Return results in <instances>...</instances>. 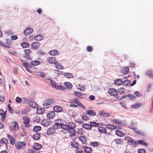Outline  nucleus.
Listing matches in <instances>:
<instances>
[{"label": "nucleus", "instance_id": "nucleus-32", "mask_svg": "<svg viewBox=\"0 0 153 153\" xmlns=\"http://www.w3.org/2000/svg\"><path fill=\"white\" fill-rule=\"evenodd\" d=\"M79 140L83 143H86L87 142L86 138L83 136H80L79 137Z\"/></svg>", "mask_w": 153, "mask_h": 153}, {"label": "nucleus", "instance_id": "nucleus-54", "mask_svg": "<svg viewBox=\"0 0 153 153\" xmlns=\"http://www.w3.org/2000/svg\"><path fill=\"white\" fill-rule=\"evenodd\" d=\"M56 68L58 69L61 70L64 68V67L62 65H60V64H57L55 65Z\"/></svg>", "mask_w": 153, "mask_h": 153}, {"label": "nucleus", "instance_id": "nucleus-44", "mask_svg": "<svg viewBox=\"0 0 153 153\" xmlns=\"http://www.w3.org/2000/svg\"><path fill=\"white\" fill-rule=\"evenodd\" d=\"M146 74L151 78H153V71H149L146 72Z\"/></svg>", "mask_w": 153, "mask_h": 153}, {"label": "nucleus", "instance_id": "nucleus-40", "mask_svg": "<svg viewBox=\"0 0 153 153\" xmlns=\"http://www.w3.org/2000/svg\"><path fill=\"white\" fill-rule=\"evenodd\" d=\"M40 64V62L38 60L33 61L31 62V64L34 66Z\"/></svg>", "mask_w": 153, "mask_h": 153}, {"label": "nucleus", "instance_id": "nucleus-18", "mask_svg": "<svg viewBox=\"0 0 153 153\" xmlns=\"http://www.w3.org/2000/svg\"><path fill=\"white\" fill-rule=\"evenodd\" d=\"M56 132V131L52 128L50 127L47 131V134L48 135H52Z\"/></svg>", "mask_w": 153, "mask_h": 153}, {"label": "nucleus", "instance_id": "nucleus-23", "mask_svg": "<svg viewBox=\"0 0 153 153\" xmlns=\"http://www.w3.org/2000/svg\"><path fill=\"white\" fill-rule=\"evenodd\" d=\"M142 106V104L141 103H135L132 104L131 106L132 108H139L140 107Z\"/></svg>", "mask_w": 153, "mask_h": 153}, {"label": "nucleus", "instance_id": "nucleus-47", "mask_svg": "<svg viewBox=\"0 0 153 153\" xmlns=\"http://www.w3.org/2000/svg\"><path fill=\"white\" fill-rule=\"evenodd\" d=\"M74 96L79 97H81L82 95L81 92L78 91L74 92Z\"/></svg>", "mask_w": 153, "mask_h": 153}, {"label": "nucleus", "instance_id": "nucleus-46", "mask_svg": "<svg viewBox=\"0 0 153 153\" xmlns=\"http://www.w3.org/2000/svg\"><path fill=\"white\" fill-rule=\"evenodd\" d=\"M138 143L140 145H144L145 146H147L148 143L143 140H140L137 141Z\"/></svg>", "mask_w": 153, "mask_h": 153}, {"label": "nucleus", "instance_id": "nucleus-35", "mask_svg": "<svg viewBox=\"0 0 153 153\" xmlns=\"http://www.w3.org/2000/svg\"><path fill=\"white\" fill-rule=\"evenodd\" d=\"M114 83L117 85H120L122 84V81L120 79H118L114 80Z\"/></svg>", "mask_w": 153, "mask_h": 153}, {"label": "nucleus", "instance_id": "nucleus-56", "mask_svg": "<svg viewBox=\"0 0 153 153\" xmlns=\"http://www.w3.org/2000/svg\"><path fill=\"white\" fill-rule=\"evenodd\" d=\"M56 88L57 89H59L62 90H65V86L62 85H57Z\"/></svg>", "mask_w": 153, "mask_h": 153}, {"label": "nucleus", "instance_id": "nucleus-13", "mask_svg": "<svg viewBox=\"0 0 153 153\" xmlns=\"http://www.w3.org/2000/svg\"><path fill=\"white\" fill-rule=\"evenodd\" d=\"M0 116H1V120L3 121L6 118V111L4 112L2 109H0Z\"/></svg>", "mask_w": 153, "mask_h": 153}, {"label": "nucleus", "instance_id": "nucleus-60", "mask_svg": "<svg viewBox=\"0 0 153 153\" xmlns=\"http://www.w3.org/2000/svg\"><path fill=\"white\" fill-rule=\"evenodd\" d=\"M77 132L78 134L81 135H82L84 133V132L83 131L82 129V128L78 129Z\"/></svg>", "mask_w": 153, "mask_h": 153}, {"label": "nucleus", "instance_id": "nucleus-21", "mask_svg": "<svg viewBox=\"0 0 153 153\" xmlns=\"http://www.w3.org/2000/svg\"><path fill=\"white\" fill-rule=\"evenodd\" d=\"M51 56H55L59 54V52L56 50L50 51L49 53Z\"/></svg>", "mask_w": 153, "mask_h": 153}, {"label": "nucleus", "instance_id": "nucleus-45", "mask_svg": "<svg viewBox=\"0 0 153 153\" xmlns=\"http://www.w3.org/2000/svg\"><path fill=\"white\" fill-rule=\"evenodd\" d=\"M112 122L116 124H119L121 123V120L115 119H114L112 120Z\"/></svg>", "mask_w": 153, "mask_h": 153}, {"label": "nucleus", "instance_id": "nucleus-16", "mask_svg": "<svg viewBox=\"0 0 153 153\" xmlns=\"http://www.w3.org/2000/svg\"><path fill=\"white\" fill-rule=\"evenodd\" d=\"M33 31V29L31 28H28L24 31V33L26 35H28L31 33Z\"/></svg>", "mask_w": 153, "mask_h": 153}, {"label": "nucleus", "instance_id": "nucleus-33", "mask_svg": "<svg viewBox=\"0 0 153 153\" xmlns=\"http://www.w3.org/2000/svg\"><path fill=\"white\" fill-rule=\"evenodd\" d=\"M117 126L113 125H106V128L110 130H114L116 128Z\"/></svg>", "mask_w": 153, "mask_h": 153}, {"label": "nucleus", "instance_id": "nucleus-19", "mask_svg": "<svg viewBox=\"0 0 153 153\" xmlns=\"http://www.w3.org/2000/svg\"><path fill=\"white\" fill-rule=\"evenodd\" d=\"M65 88V89L67 88L71 89L72 88V85L71 83L69 82H67L64 83Z\"/></svg>", "mask_w": 153, "mask_h": 153}, {"label": "nucleus", "instance_id": "nucleus-7", "mask_svg": "<svg viewBox=\"0 0 153 153\" xmlns=\"http://www.w3.org/2000/svg\"><path fill=\"white\" fill-rule=\"evenodd\" d=\"M41 124L43 126L47 127L50 124L51 122L49 120L44 119L41 121Z\"/></svg>", "mask_w": 153, "mask_h": 153}, {"label": "nucleus", "instance_id": "nucleus-49", "mask_svg": "<svg viewBox=\"0 0 153 153\" xmlns=\"http://www.w3.org/2000/svg\"><path fill=\"white\" fill-rule=\"evenodd\" d=\"M91 145L94 147H97L99 146V143L97 142H93L91 143Z\"/></svg>", "mask_w": 153, "mask_h": 153}, {"label": "nucleus", "instance_id": "nucleus-31", "mask_svg": "<svg viewBox=\"0 0 153 153\" xmlns=\"http://www.w3.org/2000/svg\"><path fill=\"white\" fill-rule=\"evenodd\" d=\"M74 128H68V132L72 135H74L76 134V132L74 129Z\"/></svg>", "mask_w": 153, "mask_h": 153}, {"label": "nucleus", "instance_id": "nucleus-28", "mask_svg": "<svg viewBox=\"0 0 153 153\" xmlns=\"http://www.w3.org/2000/svg\"><path fill=\"white\" fill-rule=\"evenodd\" d=\"M77 89L81 91H84L85 90V85L83 86L81 85L80 84H79L78 85Z\"/></svg>", "mask_w": 153, "mask_h": 153}, {"label": "nucleus", "instance_id": "nucleus-30", "mask_svg": "<svg viewBox=\"0 0 153 153\" xmlns=\"http://www.w3.org/2000/svg\"><path fill=\"white\" fill-rule=\"evenodd\" d=\"M129 142L131 143L130 145L133 147H136L137 146V143L134 140H131L129 141Z\"/></svg>", "mask_w": 153, "mask_h": 153}, {"label": "nucleus", "instance_id": "nucleus-63", "mask_svg": "<svg viewBox=\"0 0 153 153\" xmlns=\"http://www.w3.org/2000/svg\"><path fill=\"white\" fill-rule=\"evenodd\" d=\"M60 127L64 129L65 130H67L68 129V125H64L63 124Z\"/></svg>", "mask_w": 153, "mask_h": 153}, {"label": "nucleus", "instance_id": "nucleus-29", "mask_svg": "<svg viewBox=\"0 0 153 153\" xmlns=\"http://www.w3.org/2000/svg\"><path fill=\"white\" fill-rule=\"evenodd\" d=\"M44 109L42 108H38L36 110L37 114H43L44 113Z\"/></svg>", "mask_w": 153, "mask_h": 153}, {"label": "nucleus", "instance_id": "nucleus-1", "mask_svg": "<svg viewBox=\"0 0 153 153\" xmlns=\"http://www.w3.org/2000/svg\"><path fill=\"white\" fill-rule=\"evenodd\" d=\"M24 56L28 60H31L32 59V51L30 49L24 50Z\"/></svg>", "mask_w": 153, "mask_h": 153}, {"label": "nucleus", "instance_id": "nucleus-4", "mask_svg": "<svg viewBox=\"0 0 153 153\" xmlns=\"http://www.w3.org/2000/svg\"><path fill=\"white\" fill-rule=\"evenodd\" d=\"M10 129L12 131H16L19 128V126L17 122H13L11 123V126L9 127Z\"/></svg>", "mask_w": 153, "mask_h": 153}, {"label": "nucleus", "instance_id": "nucleus-24", "mask_svg": "<svg viewBox=\"0 0 153 153\" xmlns=\"http://www.w3.org/2000/svg\"><path fill=\"white\" fill-rule=\"evenodd\" d=\"M67 125L68 128H75L76 126L75 123L73 122L68 123Z\"/></svg>", "mask_w": 153, "mask_h": 153}, {"label": "nucleus", "instance_id": "nucleus-25", "mask_svg": "<svg viewBox=\"0 0 153 153\" xmlns=\"http://www.w3.org/2000/svg\"><path fill=\"white\" fill-rule=\"evenodd\" d=\"M42 147L41 145H40L37 143H35L34 145L33 146V147L34 148V149H40Z\"/></svg>", "mask_w": 153, "mask_h": 153}, {"label": "nucleus", "instance_id": "nucleus-20", "mask_svg": "<svg viewBox=\"0 0 153 153\" xmlns=\"http://www.w3.org/2000/svg\"><path fill=\"white\" fill-rule=\"evenodd\" d=\"M40 134L39 133H36L33 135V138L35 140H39L40 138Z\"/></svg>", "mask_w": 153, "mask_h": 153}, {"label": "nucleus", "instance_id": "nucleus-37", "mask_svg": "<svg viewBox=\"0 0 153 153\" xmlns=\"http://www.w3.org/2000/svg\"><path fill=\"white\" fill-rule=\"evenodd\" d=\"M84 150L85 152L87 153H91L92 150L91 148L88 147H84Z\"/></svg>", "mask_w": 153, "mask_h": 153}, {"label": "nucleus", "instance_id": "nucleus-6", "mask_svg": "<svg viewBox=\"0 0 153 153\" xmlns=\"http://www.w3.org/2000/svg\"><path fill=\"white\" fill-rule=\"evenodd\" d=\"M25 145L26 143L25 142H17L15 145L16 148L19 150L24 148Z\"/></svg>", "mask_w": 153, "mask_h": 153}, {"label": "nucleus", "instance_id": "nucleus-9", "mask_svg": "<svg viewBox=\"0 0 153 153\" xmlns=\"http://www.w3.org/2000/svg\"><path fill=\"white\" fill-rule=\"evenodd\" d=\"M98 114L100 116L104 117H107L110 116V113H106L103 111H99Z\"/></svg>", "mask_w": 153, "mask_h": 153}, {"label": "nucleus", "instance_id": "nucleus-43", "mask_svg": "<svg viewBox=\"0 0 153 153\" xmlns=\"http://www.w3.org/2000/svg\"><path fill=\"white\" fill-rule=\"evenodd\" d=\"M56 123V125H58L60 127L62 126V125L63 124V123L62 122V121L59 119H57L55 121Z\"/></svg>", "mask_w": 153, "mask_h": 153}, {"label": "nucleus", "instance_id": "nucleus-12", "mask_svg": "<svg viewBox=\"0 0 153 153\" xmlns=\"http://www.w3.org/2000/svg\"><path fill=\"white\" fill-rule=\"evenodd\" d=\"M74 102L77 105L82 108L84 109L85 110V107L79 102L77 98H74Z\"/></svg>", "mask_w": 153, "mask_h": 153}, {"label": "nucleus", "instance_id": "nucleus-42", "mask_svg": "<svg viewBox=\"0 0 153 153\" xmlns=\"http://www.w3.org/2000/svg\"><path fill=\"white\" fill-rule=\"evenodd\" d=\"M64 76L68 78H72L74 77V76L71 74L66 73L64 74Z\"/></svg>", "mask_w": 153, "mask_h": 153}, {"label": "nucleus", "instance_id": "nucleus-36", "mask_svg": "<svg viewBox=\"0 0 153 153\" xmlns=\"http://www.w3.org/2000/svg\"><path fill=\"white\" fill-rule=\"evenodd\" d=\"M39 150L40 149L32 148L30 150V153H40Z\"/></svg>", "mask_w": 153, "mask_h": 153}, {"label": "nucleus", "instance_id": "nucleus-39", "mask_svg": "<svg viewBox=\"0 0 153 153\" xmlns=\"http://www.w3.org/2000/svg\"><path fill=\"white\" fill-rule=\"evenodd\" d=\"M115 133L116 135L120 137H123L124 135V133L118 130L116 131Z\"/></svg>", "mask_w": 153, "mask_h": 153}, {"label": "nucleus", "instance_id": "nucleus-17", "mask_svg": "<svg viewBox=\"0 0 153 153\" xmlns=\"http://www.w3.org/2000/svg\"><path fill=\"white\" fill-rule=\"evenodd\" d=\"M98 131L101 133H107V129L103 127H100L98 128Z\"/></svg>", "mask_w": 153, "mask_h": 153}, {"label": "nucleus", "instance_id": "nucleus-51", "mask_svg": "<svg viewBox=\"0 0 153 153\" xmlns=\"http://www.w3.org/2000/svg\"><path fill=\"white\" fill-rule=\"evenodd\" d=\"M41 127L39 126H36L34 127L33 130L36 131H38L41 130Z\"/></svg>", "mask_w": 153, "mask_h": 153}, {"label": "nucleus", "instance_id": "nucleus-53", "mask_svg": "<svg viewBox=\"0 0 153 153\" xmlns=\"http://www.w3.org/2000/svg\"><path fill=\"white\" fill-rule=\"evenodd\" d=\"M127 97H128L129 99L131 100H135L136 98L135 96L131 94H128L127 95Z\"/></svg>", "mask_w": 153, "mask_h": 153}, {"label": "nucleus", "instance_id": "nucleus-26", "mask_svg": "<svg viewBox=\"0 0 153 153\" xmlns=\"http://www.w3.org/2000/svg\"><path fill=\"white\" fill-rule=\"evenodd\" d=\"M43 38L44 37L43 36L40 35H38L35 36L34 38L35 40L38 41L42 40Z\"/></svg>", "mask_w": 153, "mask_h": 153}, {"label": "nucleus", "instance_id": "nucleus-59", "mask_svg": "<svg viewBox=\"0 0 153 153\" xmlns=\"http://www.w3.org/2000/svg\"><path fill=\"white\" fill-rule=\"evenodd\" d=\"M10 143L12 145H14L16 142L15 138L14 137H12L10 140Z\"/></svg>", "mask_w": 153, "mask_h": 153}, {"label": "nucleus", "instance_id": "nucleus-50", "mask_svg": "<svg viewBox=\"0 0 153 153\" xmlns=\"http://www.w3.org/2000/svg\"><path fill=\"white\" fill-rule=\"evenodd\" d=\"M90 125L91 128L92 126L94 127H98L99 126V124L95 122H91L90 123Z\"/></svg>", "mask_w": 153, "mask_h": 153}, {"label": "nucleus", "instance_id": "nucleus-3", "mask_svg": "<svg viewBox=\"0 0 153 153\" xmlns=\"http://www.w3.org/2000/svg\"><path fill=\"white\" fill-rule=\"evenodd\" d=\"M22 119L25 126L26 128L30 127V120L29 117L24 116L23 117Z\"/></svg>", "mask_w": 153, "mask_h": 153}, {"label": "nucleus", "instance_id": "nucleus-11", "mask_svg": "<svg viewBox=\"0 0 153 153\" xmlns=\"http://www.w3.org/2000/svg\"><path fill=\"white\" fill-rule=\"evenodd\" d=\"M54 111L56 112L59 113L62 111L63 109L59 105H56L53 108Z\"/></svg>", "mask_w": 153, "mask_h": 153}, {"label": "nucleus", "instance_id": "nucleus-55", "mask_svg": "<svg viewBox=\"0 0 153 153\" xmlns=\"http://www.w3.org/2000/svg\"><path fill=\"white\" fill-rule=\"evenodd\" d=\"M125 89L123 88H120L118 89V92L120 94L124 93Z\"/></svg>", "mask_w": 153, "mask_h": 153}, {"label": "nucleus", "instance_id": "nucleus-41", "mask_svg": "<svg viewBox=\"0 0 153 153\" xmlns=\"http://www.w3.org/2000/svg\"><path fill=\"white\" fill-rule=\"evenodd\" d=\"M29 106L33 108H37L38 107V105L34 102H32L29 104Z\"/></svg>", "mask_w": 153, "mask_h": 153}, {"label": "nucleus", "instance_id": "nucleus-14", "mask_svg": "<svg viewBox=\"0 0 153 153\" xmlns=\"http://www.w3.org/2000/svg\"><path fill=\"white\" fill-rule=\"evenodd\" d=\"M31 46L34 49H37L39 48L40 46V43L37 42H33L32 43Z\"/></svg>", "mask_w": 153, "mask_h": 153}, {"label": "nucleus", "instance_id": "nucleus-34", "mask_svg": "<svg viewBox=\"0 0 153 153\" xmlns=\"http://www.w3.org/2000/svg\"><path fill=\"white\" fill-rule=\"evenodd\" d=\"M82 127L87 130H90L91 129V127L90 124H84L82 125Z\"/></svg>", "mask_w": 153, "mask_h": 153}, {"label": "nucleus", "instance_id": "nucleus-38", "mask_svg": "<svg viewBox=\"0 0 153 153\" xmlns=\"http://www.w3.org/2000/svg\"><path fill=\"white\" fill-rule=\"evenodd\" d=\"M8 142V140L5 137H3L0 140V143H1L5 144L6 145H7Z\"/></svg>", "mask_w": 153, "mask_h": 153}, {"label": "nucleus", "instance_id": "nucleus-57", "mask_svg": "<svg viewBox=\"0 0 153 153\" xmlns=\"http://www.w3.org/2000/svg\"><path fill=\"white\" fill-rule=\"evenodd\" d=\"M115 142L117 144H121L122 143V140L121 139H116L114 140Z\"/></svg>", "mask_w": 153, "mask_h": 153}, {"label": "nucleus", "instance_id": "nucleus-27", "mask_svg": "<svg viewBox=\"0 0 153 153\" xmlns=\"http://www.w3.org/2000/svg\"><path fill=\"white\" fill-rule=\"evenodd\" d=\"M21 45L23 48H27L30 46V44L27 42H22L21 43Z\"/></svg>", "mask_w": 153, "mask_h": 153}, {"label": "nucleus", "instance_id": "nucleus-62", "mask_svg": "<svg viewBox=\"0 0 153 153\" xmlns=\"http://www.w3.org/2000/svg\"><path fill=\"white\" fill-rule=\"evenodd\" d=\"M51 127H52L55 131L56 130L60 128V127L56 125V123H55V124L53 125Z\"/></svg>", "mask_w": 153, "mask_h": 153}, {"label": "nucleus", "instance_id": "nucleus-64", "mask_svg": "<svg viewBox=\"0 0 153 153\" xmlns=\"http://www.w3.org/2000/svg\"><path fill=\"white\" fill-rule=\"evenodd\" d=\"M75 152L76 153H82V151L81 148H79L78 147L77 148H76Z\"/></svg>", "mask_w": 153, "mask_h": 153}, {"label": "nucleus", "instance_id": "nucleus-22", "mask_svg": "<svg viewBox=\"0 0 153 153\" xmlns=\"http://www.w3.org/2000/svg\"><path fill=\"white\" fill-rule=\"evenodd\" d=\"M71 145L73 148L75 149L77 148L78 147L79 145L78 143L74 141L71 142Z\"/></svg>", "mask_w": 153, "mask_h": 153}, {"label": "nucleus", "instance_id": "nucleus-61", "mask_svg": "<svg viewBox=\"0 0 153 153\" xmlns=\"http://www.w3.org/2000/svg\"><path fill=\"white\" fill-rule=\"evenodd\" d=\"M54 73L56 74V75L58 76L62 74V71H59L57 70H54Z\"/></svg>", "mask_w": 153, "mask_h": 153}, {"label": "nucleus", "instance_id": "nucleus-58", "mask_svg": "<svg viewBox=\"0 0 153 153\" xmlns=\"http://www.w3.org/2000/svg\"><path fill=\"white\" fill-rule=\"evenodd\" d=\"M50 82L52 86L53 87L56 88L57 85L56 83L53 80H51Z\"/></svg>", "mask_w": 153, "mask_h": 153}, {"label": "nucleus", "instance_id": "nucleus-8", "mask_svg": "<svg viewBox=\"0 0 153 153\" xmlns=\"http://www.w3.org/2000/svg\"><path fill=\"white\" fill-rule=\"evenodd\" d=\"M55 115V113L53 111H50L47 114V117L49 119H51L54 117Z\"/></svg>", "mask_w": 153, "mask_h": 153}, {"label": "nucleus", "instance_id": "nucleus-15", "mask_svg": "<svg viewBox=\"0 0 153 153\" xmlns=\"http://www.w3.org/2000/svg\"><path fill=\"white\" fill-rule=\"evenodd\" d=\"M86 113L90 116H94L96 115V113L94 111L88 110L86 111Z\"/></svg>", "mask_w": 153, "mask_h": 153}, {"label": "nucleus", "instance_id": "nucleus-2", "mask_svg": "<svg viewBox=\"0 0 153 153\" xmlns=\"http://www.w3.org/2000/svg\"><path fill=\"white\" fill-rule=\"evenodd\" d=\"M54 102L53 99L48 98L46 100L43 104V107L45 108H48L50 107V105Z\"/></svg>", "mask_w": 153, "mask_h": 153}, {"label": "nucleus", "instance_id": "nucleus-48", "mask_svg": "<svg viewBox=\"0 0 153 153\" xmlns=\"http://www.w3.org/2000/svg\"><path fill=\"white\" fill-rule=\"evenodd\" d=\"M0 44L6 48H10L9 44L8 45H7L5 43L0 41Z\"/></svg>", "mask_w": 153, "mask_h": 153}, {"label": "nucleus", "instance_id": "nucleus-10", "mask_svg": "<svg viewBox=\"0 0 153 153\" xmlns=\"http://www.w3.org/2000/svg\"><path fill=\"white\" fill-rule=\"evenodd\" d=\"M47 61L51 64H55L57 63V61L55 59V58L53 57L48 58L47 59Z\"/></svg>", "mask_w": 153, "mask_h": 153}, {"label": "nucleus", "instance_id": "nucleus-52", "mask_svg": "<svg viewBox=\"0 0 153 153\" xmlns=\"http://www.w3.org/2000/svg\"><path fill=\"white\" fill-rule=\"evenodd\" d=\"M130 81L128 80H126L122 81V84L125 86H127L129 84Z\"/></svg>", "mask_w": 153, "mask_h": 153}, {"label": "nucleus", "instance_id": "nucleus-5", "mask_svg": "<svg viewBox=\"0 0 153 153\" xmlns=\"http://www.w3.org/2000/svg\"><path fill=\"white\" fill-rule=\"evenodd\" d=\"M108 93L111 96H114L116 97L117 96V91L116 89L113 88L109 89L108 91Z\"/></svg>", "mask_w": 153, "mask_h": 153}]
</instances>
